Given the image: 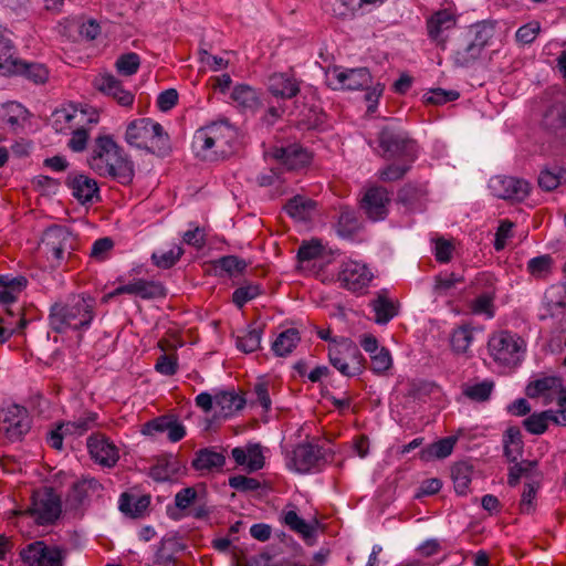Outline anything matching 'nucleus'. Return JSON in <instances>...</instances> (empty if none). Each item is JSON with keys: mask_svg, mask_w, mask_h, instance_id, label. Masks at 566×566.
<instances>
[{"mask_svg": "<svg viewBox=\"0 0 566 566\" xmlns=\"http://www.w3.org/2000/svg\"><path fill=\"white\" fill-rule=\"evenodd\" d=\"M239 145V130L228 119H220L197 129L191 147L197 157L217 160L232 155Z\"/></svg>", "mask_w": 566, "mask_h": 566, "instance_id": "1", "label": "nucleus"}, {"mask_svg": "<svg viewBox=\"0 0 566 566\" xmlns=\"http://www.w3.org/2000/svg\"><path fill=\"white\" fill-rule=\"evenodd\" d=\"M88 165L102 177H112L123 185L132 182L134 165L109 135L98 136L88 157Z\"/></svg>", "mask_w": 566, "mask_h": 566, "instance_id": "2", "label": "nucleus"}, {"mask_svg": "<svg viewBox=\"0 0 566 566\" xmlns=\"http://www.w3.org/2000/svg\"><path fill=\"white\" fill-rule=\"evenodd\" d=\"M95 298L91 295L72 294L65 301L51 306L50 327L56 333L87 329L95 317Z\"/></svg>", "mask_w": 566, "mask_h": 566, "instance_id": "3", "label": "nucleus"}, {"mask_svg": "<svg viewBox=\"0 0 566 566\" xmlns=\"http://www.w3.org/2000/svg\"><path fill=\"white\" fill-rule=\"evenodd\" d=\"M495 34V23L480 21L464 29L455 38L451 50L450 60L454 67H473L482 57L486 46Z\"/></svg>", "mask_w": 566, "mask_h": 566, "instance_id": "4", "label": "nucleus"}, {"mask_svg": "<svg viewBox=\"0 0 566 566\" xmlns=\"http://www.w3.org/2000/svg\"><path fill=\"white\" fill-rule=\"evenodd\" d=\"M526 396L530 398H541L543 403L557 401L558 409L534 412L522 421L524 426L531 424H562L566 422V389L563 380L556 376H547L531 381L525 388Z\"/></svg>", "mask_w": 566, "mask_h": 566, "instance_id": "5", "label": "nucleus"}, {"mask_svg": "<svg viewBox=\"0 0 566 566\" xmlns=\"http://www.w3.org/2000/svg\"><path fill=\"white\" fill-rule=\"evenodd\" d=\"M125 140L134 147L151 154L166 155L169 150V136L164 127L151 118H139L128 124Z\"/></svg>", "mask_w": 566, "mask_h": 566, "instance_id": "6", "label": "nucleus"}, {"mask_svg": "<svg viewBox=\"0 0 566 566\" xmlns=\"http://www.w3.org/2000/svg\"><path fill=\"white\" fill-rule=\"evenodd\" d=\"M196 406L213 418L227 420L245 405V399L234 389H220L213 394L202 391L195 398Z\"/></svg>", "mask_w": 566, "mask_h": 566, "instance_id": "7", "label": "nucleus"}, {"mask_svg": "<svg viewBox=\"0 0 566 566\" xmlns=\"http://www.w3.org/2000/svg\"><path fill=\"white\" fill-rule=\"evenodd\" d=\"M488 349L490 356L499 366L514 368L523 359L525 343L516 334L500 331L489 338Z\"/></svg>", "mask_w": 566, "mask_h": 566, "instance_id": "8", "label": "nucleus"}, {"mask_svg": "<svg viewBox=\"0 0 566 566\" xmlns=\"http://www.w3.org/2000/svg\"><path fill=\"white\" fill-rule=\"evenodd\" d=\"M319 439L313 438L297 444L292 452L286 454V465L290 470L301 474L321 471L327 462V455L332 450L318 444Z\"/></svg>", "mask_w": 566, "mask_h": 566, "instance_id": "9", "label": "nucleus"}, {"mask_svg": "<svg viewBox=\"0 0 566 566\" xmlns=\"http://www.w3.org/2000/svg\"><path fill=\"white\" fill-rule=\"evenodd\" d=\"M23 514L31 516L38 525H53L62 514L61 497L53 488L34 490L31 504Z\"/></svg>", "mask_w": 566, "mask_h": 566, "instance_id": "10", "label": "nucleus"}, {"mask_svg": "<svg viewBox=\"0 0 566 566\" xmlns=\"http://www.w3.org/2000/svg\"><path fill=\"white\" fill-rule=\"evenodd\" d=\"M67 548L48 545L43 541L28 544L20 553L21 559L29 566H64Z\"/></svg>", "mask_w": 566, "mask_h": 566, "instance_id": "11", "label": "nucleus"}, {"mask_svg": "<svg viewBox=\"0 0 566 566\" xmlns=\"http://www.w3.org/2000/svg\"><path fill=\"white\" fill-rule=\"evenodd\" d=\"M378 143L385 158L405 156L412 161L416 157V142L402 130L384 127L378 135Z\"/></svg>", "mask_w": 566, "mask_h": 566, "instance_id": "12", "label": "nucleus"}, {"mask_svg": "<svg viewBox=\"0 0 566 566\" xmlns=\"http://www.w3.org/2000/svg\"><path fill=\"white\" fill-rule=\"evenodd\" d=\"M390 192L382 186L367 187L359 200V208L374 222L382 221L389 213Z\"/></svg>", "mask_w": 566, "mask_h": 566, "instance_id": "13", "label": "nucleus"}, {"mask_svg": "<svg viewBox=\"0 0 566 566\" xmlns=\"http://www.w3.org/2000/svg\"><path fill=\"white\" fill-rule=\"evenodd\" d=\"M42 242L56 263L60 264L75 249L76 239L66 227L55 224L44 231Z\"/></svg>", "mask_w": 566, "mask_h": 566, "instance_id": "14", "label": "nucleus"}, {"mask_svg": "<svg viewBox=\"0 0 566 566\" xmlns=\"http://www.w3.org/2000/svg\"><path fill=\"white\" fill-rule=\"evenodd\" d=\"M331 365L346 377H354L364 370V357L357 347L346 345L344 349L332 346L328 350Z\"/></svg>", "mask_w": 566, "mask_h": 566, "instance_id": "15", "label": "nucleus"}, {"mask_svg": "<svg viewBox=\"0 0 566 566\" xmlns=\"http://www.w3.org/2000/svg\"><path fill=\"white\" fill-rule=\"evenodd\" d=\"M493 196L511 201H523L531 191L527 180L512 176H494L489 181Z\"/></svg>", "mask_w": 566, "mask_h": 566, "instance_id": "16", "label": "nucleus"}, {"mask_svg": "<svg viewBox=\"0 0 566 566\" xmlns=\"http://www.w3.org/2000/svg\"><path fill=\"white\" fill-rule=\"evenodd\" d=\"M473 285L479 295L471 303L472 312L476 315H485L488 318H493L495 315L494 277L489 273H481L475 277Z\"/></svg>", "mask_w": 566, "mask_h": 566, "instance_id": "17", "label": "nucleus"}, {"mask_svg": "<svg viewBox=\"0 0 566 566\" xmlns=\"http://www.w3.org/2000/svg\"><path fill=\"white\" fill-rule=\"evenodd\" d=\"M374 274L364 263L357 261H346L342 264L338 279L343 286L352 292H360L368 287Z\"/></svg>", "mask_w": 566, "mask_h": 566, "instance_id": "18", "label": "nucleus"}, {"mask_svg": "<svg viewBox=\"0 0 566 566\" xmlns=\"http://www.w3.org/2000/svg\"><path fill=\"white\" fill-rule=\"evenodd\" d=\"M122 294L138 296L143 300H154L165 297L166 289L163 283L158 281L135 279L126 284L118 285L113 292L107 294L105 298H111Z\"/></svg>", "mask_w": 566, "mask_h": 566, "instance_id": "19", "label": "nucleus"}, {"mask_svg": "<svg viewBox=\"0 0 566 566\" xmlns=\"http://www.w3.org/2000/svg\"><path fill=\"white\" fill-rule=\"evenodd\" d=\"M226 454L214 447H206L197 450L191 460V468L199 476L212 475L223 471Z\"/></svg>", "mask_w": 566, "mask_h": 566, "instance_id": "20", "label": "nucleus"}, {"mask_svg": "<svg viewBox=\"0 0 566 566\" xmlns=\"http://www.w3.org/2000/svg\"><path fill=\"white\" fill-rule=\"evenodd\" d=\"M269 156L277 160L289 170H298L310 165L311 154L298 144H291L286 147H273Z\"/></svg>", "mask_w": 566, "mask_h": 566, "instance_id": "21", "label": "nucleus"}, {"mask_svg": "<svg viewBox=\"0 0 566 566\" xmlns=\"http://www.w3.org/2000/svg\"><path fill=\"white\" fill-rule=\"evenodd\" d=\"M87 449L95 463L112 468L118 461V450L104 434H93L87 439Z\"/></svg>", "mask_w": 566, "mask_h": 566, "instance_id": "22", "label": "nucleus"}, {"mask_svg": "<svg viewBox=\"0 0 566 566\" xmlns=\"http://www.w3.org/2000/svg\"><path fill=\"white\" fill-rule=\"evenodd\" d=\"M185 471L186 467L175 454L165 453L156 458L155 463L148 469V475L156 482H170Z\"/></svg>", "mask_w": 566, "mask_h": 566, "instance_id": "23", "label": "nucleus"}, {"mask_svg": "<svg viewBox=\"0 0 566 566\" xmlns=\"http://www.w3.org/2000/svg\"><path fill=\"white\" fill-rule=\"evenodd\" d=\"M457 24V17L448 9L438 10L427 20L428 36L442 50L446 49L447 40L443 32L451 30Z\"/></svg>", "mask_w": 566, "mask_h": 566, "instance_id": "24", "label": "nucleus"}, {"mask_svg": "<svg viewBox=\"0 0 566 566\" xmlns=\"http://www.w3.org/2000/svg\"><path fill=\"white\" fill-rule=\"evenodd\" d=\"M333 76L336 78L340 88L356 91L368 88L371 83V74L366 67L340 70L335 67L332 71Z\"/></svg>", "mask_w": 566, "mask_h": 566, "instance_id": "25", "label": "nucleus"}, {"mask_svg": "<svg viewBox=\"0 0 566 566\" xmlns=\"http://www.w3.org/2000/svg\"><path fill=\"white\" fill-rule=\"evenodd\" d=\"M98 91L115 98L122 106H130L134 102V94L123 87L122 82L112 74L101 75L95 80Z\"/></svg>", "mask_w": 566, "mask_h": 566, "instance_id": "26", "label": "nucleus"}, {"mask_svg": "<svg viewBox=\"0 0 566 566\" xmlns=\"http://www.w3.org/2000/svg\"><path fill=\"white\" fill-rule=\"evenodd\" d=\"M543 127L558 140L566 143V107L560 103L548 107L543 116Z\"/></svg>", "mask_w": 566, "mask_h": 566, "instance_id": "27", "label": "nucleus"}, {"mask_svg": "<svg viewBox=\"0 0 566 566\" xmlns=\"http://www.w3.org/2000/svg\"><path fill=\"white\" fill-rule=\"evenodd\" d=\"M230 97L235 108L242 113L253 114L261 107L259 93L247 84L234 86Z\"/></svg>", "mask_w": 566, "mask_h": 566, "instance_id": "28", "label": "nucleus"}, {"mask_svg": "<svg viewBox=\"0 0 566 566\" xmlns=\"http://www.w3.org/2000/svg\"><path fill=\"white\" fill-rule=\"evenodd\" d=\"M268 88L275 97L290 99L300 92L298 82L287 73H274L269 76Z\"/></svg>", "mask_w": 566, "mask_h": 566, "instance_id": "29", "label": "nucleus"}, {"mask_svg": "<svg viewBox=\"0 0 566 566\" xmlns=\"http://www.w3.org/2000/svg\"><path fill=\"white\" fill-rule=\"evenodd\" d=\"M66 185L72 190V196L81 203L92 202L98 197L97 182L85 175L70 176Z\"/></svg>", "mask_w": 566, "mask_h": 566, "instance_id": "30", "label": "nucleus"}, {"mask_svg": "<svg viewBox=\"0 0 566 566\" xmlns=\"http://www.w3.org/2000/svg\"><path fill=\"white\" fill-rule=\"evenodd\" d=\"M28 280L23 275H0V306L8 312V305L14 303L19 294L27 287Z\"/></svg>", "mask_w": 566, "mask_h": 566, "instance_id": "31", "label": "nucleus"}, {"mask_svg": "<svg viewBox=\"0 0 566 566\" xmlns=\"http://www.w3.org/2000/svg\"><path fill=\"white\" fill-rule=\"evenodd\" d=\"M457 441V436L441 438L423 448L419 452V458L424 462L446 459L452 453Z\"/></svg>", "mask_w": 566, "mask_h": 566, "instance_id": "32", "label": "nucleus"}, {"mask_svg": "<svg viewBox=\"0 0 566 566\" xmlns=\"http://www.w3.org/2000/svg\"><path fill=\"white\" fill-rule=\"evenodd\" d=\"M33 411L15 402H4L0 407V423L23 424L33 422Z\"/></svg>", "mask_w": 566, "mask_h": 566, "instance_id": "33", "label": "nucleus"}, {"mask_svg": "<svg viewBox=\"0 0 566 566\" xmlns=\"http://www.w3.org/2000/svg\"><path fill=\"white\" fill-rule=\"evenodd\" d=\"M263 329L262 324H250L247 329L235 336L237 348L245 354L258 350L261 347Z\"/></svg>", "mask_w": 566, "mask_h": 566, "instance_id": "34", "label": "nucleus"}, {"mask_svg": "<svg viewBox=\"0 0 566 566\" xmlns=\"http://www.w3.org/2000/svg\"><path fill=\"white\" fill-rule=\"evenodd\" d=\"M9 75H21L34 84H43L49 78V71L44 64L28 63L19 59L14 62V70Z\"/></svg>", "mask_w": 566, "mask_h": 566, "instance_id": "35", "label": "nucleus"}, {"mask_svg": "<svg viewBox=\"0 0 566 566\" xmlns=\"http://www.w3.org/2000/svg\"><path fill=\"white\" fill-rule=\"evenodd\" d=\"M316 203L304 196H294L284 206L285 212L296 221H307L312 218Z\"/></svg>", "mask_w": 566, "mask_h": 566, "instance_id": "36", "label": "nucleus"}, {"mask_svg": "<svg viewBox=\"0 0 566 566\" xmlns=\"http://www.w3.org/2000/svg\"><path fill=\"white\" fill-rule=\"evenodd\" d=\"M15 48L6 28L0 24V75L8 76L14 70Z\"/></svg>", "mask_w": 566, "mask_h": 566, "instance_id": "37", "label": "nucleus"}, {"mask_svg": "<svg viewBox=\"0 0 566 566\" xmlns=\"http://www.w3.org/2000/svg\"><path fill=\"white\" fill-rule=\"evenodd\" d=\"M370 305L375 313V322L379 325H386L398 315L396 303L387 297L385 290L378 293Z\"/></svg>", "mask_w": 566, "mask_h": 566, "instance_id": "38", "label": "nucleus"}, {"mask_svg": "<svg viewBox=\"0 0 566 566\" xmlns=\"http://www.w3.org/2000/svg\"><path fill=\"white\" fill-rule=\"evenodd\" d=\"M473 467L467 461H460L451 468L454 490L459 495H467L471 484Z\"/></svg>", "mask_w": 566, "mask_h": 566, "instance_id": "39", "label": "nucleus"}, {"mask_svg": "<svg viewBox=\"0 0 566 566\" xmlns=\"http://www.w3.org/2000/svg\"><path fill=\"white\" fill-rule=\"evenodd\" d=\"M301 342L300 332L296 328H287L281 332L272 344V350L276 356L290 355Z\"/></svg>", "mask_w": 566, "mask_h": 566, "instance_id": "40", "label": "nucleus"}, {"mask_svg": "<svg viewBox=\"0 0 566 566\" xmlns=\"http://www.w3.org/2000/svg\"><path fill=\"white\" fill-rule=\"evenodd\" d=\"M504 455L510 462H516L523 452L522 434L518 427H509L503 439Z\"/></svg>", "mask_w": 566, "mask_h": 566, "instance_id": "41", "label": "nucleus"}, {"mask_svg": "<svg viewBox=\"0 0 566 566\" xmlns=\"http://www.w3.org/2000/svg\"><path fill=\"white\" fill-rule=\"evenodd\" d=\"M282 522L304 539L313 537L315 533V526L300 517L295 510L283 511Z\"/></svg>", "mask_w": 566, "mask_h": 566, "instance_id": "42", "label": "nucleus"}, {"mask_svg": "<svg viewBox=\"0 0 566 566\" xmlns=\"http://www.w3.org/2000/svg\"><path fill=\"white\" fill-rule=\"evenodd\" d=\"M474 329L470 325H462L451 334V347L455 354H468L474 340Z\"/></svg>", "mask_w": 566, "mask_h": 566, "instance_id": "43", "label": "nucleus"}, {"mask_svg": "<svg viewBox=\"0 0 566 566\" xmlns=\"http://www.w3.org/2000/svg\"><path fill=\"white\" fill-rule=\"evenodd\" d=\"M360 223L355 211L345 208L340 210L337 221V233L344 239H350L359 230Z\"/></svg>", "mask_w": 566, "mask_h": 566, "instance_id": "44", "label": "nucleus"}, {"mask_svg": "<svg viewBox=\"0 0 566 566\" xmlns=\"http://www.w3.org/2000/svg\"><path fill=\"white\" fill-rule=\"evenodd\" d=\"M149 503L147 496L135 499L128 493H123L119 497V510L130 517H138L148 507Z\"/></svg>", "mask_w": 566, "mask_h": 566, "instance_id": "45", "label": "nucleus"}, {"mask_svg": "<svg viewBox=\"0 0 566 566\" xmlns=\"http://www.w3.org/2000/svg\"><path fill=\"white\" fill-rule=\"evenodd\" d=\"M564 181L566 170L558 167L543 169L538 176V186L546 191L556 189Z\"/></svg>", "mask_w": 566, "mask_h": 566, "instance_id": "46", "label": "nucleus"}, {"mask_svg": "<svg viewBox=\"0 0 566 566\" xmlns=\"http://www.w3.org/2000/svg\"><path fill=\"white\" fill-rule=\"evenodd\" d=\"M27 321L23 317L14 321L13 312L8 310V314L0 317V344L6 343L14 333L23 329Z\"/></svg>", "mask_w": 566, "mask_h": 566, "instance_id": "47", "label": "nucleus"}, {"mask_svg": "<svg viewBox=\"0 0 566 566\" xmlns=\"http://www.w3.org/2000/svg\"><path fill=\"white\" fill-rule=\"evenodd\" d=\"M140 66V57L135 52H128L119 55L115 62L118 74L132 76L136 74Z\"/></svg>", "mask_w": 566, "mask_h": 566, "instance_id": "48", "label": "nucleus"}, {"mask_svg": "<svg viewBox=\"0 0 566 566\" xmlns=\"http://www.w3.org/2000/svg\"><path fill=\"white\" fill-rule=\"evenodd\" d=\"M182 253L184 250L181 247L174 245L168 251L153 253L151 260L157 268L167 270L172 268L179 261Z\"/></svg>", "mask_w": 566, "mask_h": 566, "instance_id": "49", "label": "nucleus"}, {"mask_svg": "<svg viewBox=\"0 0 566 566\" xmlns=\"http://www.w3.org/2000/svg\"><path fill=\"white\" fill-rule=\"evenodd\" d=\"M27 114L28 111L21 104L12 102L4 107L2 120L15 129L22 126V123L27 119Z\"/></svg>", "mask_w": 566, "mask_h": 566, "instance_id": "50", "label": "nucleus"}, {"mask_svg": "<svg viewBox=\"0 0 566 566\" xmlns=\"http://www.w3.org/2000/svg\"><path fill=\"white\" fill-rule=\"evenodd\" d=\"M494 384L490 380H483L473 385L463 387V395L474 401H485L490 398Z\"/></svg>", "mask_w": 566, "mask_h": 566, "instance_id": "51", "label": "nucleus"}, {"mask_svg": "<svg viewBox=\"0 0 566 566\" xmlns=\"http://www.w3.org/2000/svg\"><path fill=\"white\" fill-rule=\"evenodd\" d=\"M463 277L455 273L439 274L434 277L433 293L436 296H447L458 283H462Z\"/></svg>", "mask_w": 566, "mask_h": 566, "instance_id": "52", "label": "nucleus"}, {"mask_svg": "<svg viewBox=\"0 0 566 566\" xmlns=\"http://www.w3.org/2000/svg\"><path fill=\"white\" fill-rule=\"evenodd\" d=\"M545 298L546 301L543 306V312L539 314V319L545 321L547 318H552L562 323L565 318L566 302L564 300H548L547 296Z\"/></svg>", "mask_w": 566, "mask_h": 566, "instance_id": "53", "label": "nucleus"}, {"mask_svg": "<svg viewBox=\"0 0 566 566\" xmlns=\"http://www.w3.org/2000/svg\"><path fill=\"white\" fill-rule=\"evenodd\" d=\"M553 265V258L549 254L535 256L527 262V271L535 277L546 276Z\"/></svg>", "mask_w": 566, "mask_h": 566, "instance_id": "54", "label": "nucleus"}, {"mask_svg": "<svg viewBox=\"0 0 566 566\" xmlns=\"http://www.w3.org/2000/svg\"><path fill=\"white\" fill-rule=\"evenodd\" d=\"M459 96V92L454 90L433 88L423 95V101L426 104L442 105L458 99Z\"/></svg>", "mask_w": 566, "mask_h": 566, "instance_id": "55", "label": "nucleus"}, {"mask_svg": "<svg viewBox=\"0 0 566 566\" xmlns=\"http://www.w3.org/2000/svg\"><path fill=\"white\" fill-rule=\"evenodd\" d=\"M261 294V287L258 284H247L234 290L232 294L233 303L239 307H243L249 301Z\"/></svg>", "mask_w": 566, "mask_h": 566, "instance_id": "56", "label": "nucleus"}, {"mask_svg": "<svg viewBox=\"0 0 566 566\" xmlns=\"http://www.w3.org/2000/svg\"><path fill=\"white\" fill-rule=\"evenodd\" d=\"M333 14L338 18H346L361 9V0H329Z\"/></svg>", "mask_w": 566, "mask_h": 566, "instance_id": "57", "label": "nucleus"}, {"mask_svg": "<svg viewBox=\"0 0 566 566\" xmlns=\"http://www.w3.org/2000/svg\"><path fill=\"white\" fill-rule=\"evenodd\" d=\"M200 495L196 486L184 488L175 494V505L180 511L189 510Z\"/></svg>", "mask_w": 566, "mask_h": 566, "instance_id": "58", "label": "nucleus"}, {"mask_svg": "<svg viewBox=\"0 0 566 566\" xmlns=\"http://www.w3.org/2000/svg\"><path fill=\"white\" fill-rule=\"evenodd\" d=\"M216 264L217 268L231 276L242 273L247 268L245 261L235 255L222 256L217 260Z\"/></svg>", "mask_w": 566, "mask_h": 566, "instance_id": "59", "label": "nucleus"}, {"mask_svg": "<svg viewBox=\"0 0 566 566\" xmlns=\"http://www.w3.org/2000/svg\"><path fill=\"white\" fill-rule=\"evenodd\" d=\"M229 485L239 492H251L261 488V483L258 479L240 474L230 476Z\"/></svg>", "mask_w": 566, "mask_h": 566, "instance_id": "60", "label": "nucleus"}, {"mask_svg": "<svg viewBox=\"0 0 566 566\" xmlns=\"http://www.w3.org/2000/svg\"><path fill=\"white\" fill-rule=\"evenodd\" d=\"M155 370L164 376H174L178 371V358L176 355L163 354L157 358Z\"/></svg>", "mask_w": 566, "mask_h": 566, "instance_id": "61", "label": "nucleus"}, {"mask_svg": "<svg viewBox=\"0 0 566 566\" xmlns=\"http://www.w3.org/2000/svg\"><path fill=\"white\" fill-rule=\"evenodd\" d=\"M537 489L538 484H536L535 482H527L524 484V490L520 503V509L522 513L530 514L534 511V500L536 496Z\"/></svg>", "mask_w": 566, "mask_h": 566, "instance_id": "62", "label": "nucleus"}, {"mask_svg": "<svg viewBox=\"0 0 566 566\" xmlns=\"http://www.w3.org/2000/svg\"><path fill=\"white\" fill-rule=\"evenodd\" d=\"M539 22L532 21L530 23H526L517 29L515 33L516 41L522 44H530L536 39V36L539 33Z\"/></svg>", "mask_w": 566, "mask_h": 566, "instance_id": "63", "label": "nucleus"}, {"mask_svg": "<svg viewBox=\"0 0 566 566\" xmlns=\"http://www.w3.org/2000/svg\"><path fill=\"white\" fill-rule=\"evenodd\" d=\"M371 369L375 373H384L391 367L392 360L388 349L380 348L378 352L370 355Z\"/></svg>", "mask_w": 566, "mask_h": 566, "instance_id": "64", "label": "nucleus"}]
</instances>
